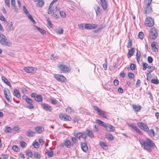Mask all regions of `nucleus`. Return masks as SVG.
<instances>
[{
  "instance_id": "f257e3e1",
  "label": "nucleus",
  "mask_w": 159,
  "mask_h": 159,
  "mask_svg": "<svg viewBox=\"0 0 159 159\" xmlns=\"http://www.w3.org/2000/svg\"><path fill=\"white\" fill-rule=\"evenodd\" d=\"M140 143L143 146L144 149L149 152L152 151V148L155 146L153 142L148 138L146 140H142Z\"/></svg>"
},
{
  "instance_id": "f03ea898",
  "label": "nucleus",
  "mask_w": 159,
  "mask_h": 159,
  "mask_svg": "<svg viewBox=\"0 0 159 159\" xmlns=\"http://www.w3.org/2000/svg\"><path fill=\"white\" fill-rule=\"evenodd\" d=\"M58 67L61 72L67 73L70 71V69L68 66L63 64H60L59 63L58 65Z\"/></svg>"
},
{
  "instance_id": "7ed1b4c3",
  "label": "nucleus",
  "mask_w": 159,
  "mask_h": 159,
  "mask_svg": "<svg viewBox=\"0 0 159 159\" xmlns=\"http://www.w3.org/2000/svg\"><path fill=\"white\" fill-rule=\"evenodd\" d=\"M23 98L25 99L29 105L28 106L27 108L29 109H33L34 107L33 104V100L31 98L27 97L26 95H24L23 96Z\"/></svg>"
},
{
  "instance_id": "20e7f679",
  "label": "nucleus",
  "mask_w": 159,
  "mask_h": 159,
  "mask_svg": "<svg viewBox=\"0 0 159 159\" xmlns=\"http://www.w3.org/2000/svg\"><path fill=\"white\" fill-rule=\"evenodd\" d=\"M145 24L147 26H152L154 24V21L152 18L148 17L145 20Z\"/></svg>"
},
{
  "instance_id": "39448f33",
  "label": "nucleus",
  "mask_w": 159,
  "mask_h": 159,
  "mask_svg": "<svg viewBox=\"0 0 159 159\" xmlns=\"http://www.w3.org/2000/svg\"><path fill=\"white\" fill-rule=\"evenodd\" d=\"M157 35V33L156 29L154 28H152L149 34L150 38L151 39H155Z\"/></svg>"
},
{
  "instance_id": "423d86ee",
  "label": "nucleus",
  "mask_w": 159,
  "mask_h": 159,
  "mask_svg": "<svg viewBox=\"0 0 159 159\" xmlns=\"http://www.w3.org/2000/svg\"><path fill=\"white\" fill-rule=\"evenodd\" d=\"M137 124L138 126L144 131L146 132L149 131V129L148 126L143 122H138Z\"/></svg>"
},
{
  "instance_id": "0eeeda50",
  "label": "nucleus",
  "mask_w": 159,
  "mask_h": 159,
  "mask_svg": "<svg viewBox=\"0 0 159 159\" xmlns=\"http://www.w3.org/2000/svg\"><path fill=\"white\" fill-rule=\"evenodd\" d=\"M54 76L57 80L61 82L65 83L67 80L66 79L65 77L61 75H55Z\"/></svg>"
},
{
  "instance_id": "6e6552de",
  "label": "nucleus",
  "mask_w": 159,
  "mask_h": 159,
  "mask_svg": "<svg viewBox=\"0 0 159 159\" xmlns=\"http://www.w3.org/2000/svg\"><path fill=\"white\" fill-rule=\"evenodd\" d=\"M59 118L61 120L64 121H70L71 120V118L70 116L66 114L63 113H61L59 115Z\"/></svg>"
},
{
  "instance_id": "1a4fd4ad",
  "label": "nucleus",
  "mask_w": 159,
  "mask_h": 159,
  "mask_svg": "<svg viewBox=\"0 0 159 159\" xmlns=\"http://www.w3.org/2000/svg\"><path fill=\"white\" fill-rule=\"evenodd\" d=\"M98 27V25L93 24H86L84 28L86 29L91 30L96 28Z\"/></svg>"
},
{
  "instance_id": "9d476101",
  "label": "nucleus",
  "mask_w": 159,
  "mask_h": 159,
  "mask_svg": "<svg viewBox=\"0 0 159 159\" xmlns=\"http://www.w3.org/2000/svg\"><path fill=\"white\" fill-rule=\"evenodd\" d=\"M24 70L27 73H32L36 71L37 69L32 67H26L24 68Z\"/></svg>"
},
{
  "instance_id": "9b49d317",
  "label": "nucleus",
  "mask_w": 159,
  "mask_h": 159,
  "mask_svg": "<svg viewBox=\"0 0 159 159\" xmlns=\"http://www.w3.org/2000/svg\"><path fill=\"white\" fill-rule=\"evenodd\" d=\"M93 107L95 110L97 111L99 113V115L100 116H102V117H104L103 116L105 115L106 113L105 112L99 109L97 106H93Z\"/></svg>"
},
{
  "instance_id": "f8f14e48",
  "label": "nucleus",
  "mask_w": 159,
  "mask_h": 159,
  "mask_svg": "<svg viewBox=\"0 0 159 159\" xmlns=\"http://www.w3.org/2000/svg\"><path fill=\"white\" fill-rule=\"evenodd\" d=\"M55 9L56 10L53 9V11H53V13L52 15V16L53 17L57 19L59 17L58 14L59 13V10L58 8L57 7H55Z\"/></svg>"
},
{
  "instance_id": "ddd939ff",
  "label": "nucleus",
  "mask_w": 159,
  "mask_h": 159,
  "mask_svg": "<svg viewBox=\"0 0 159 159\" xmlns=\"http://www.w3.org/2000/svg\"><path fill=\"white\" fill-rule=\"evenodd\" d=\"M101 5L102 9L104 10H107V3L106 0H100Z\"/></svg>"
},
{
  "instance_id": "4468645a",
  "label": "nucleus",
  "mask_w": 159,
  "mask_h": 159,
  "mask_svg": "<svg viewBox=\"0 0 159 159\" xmlns=\"http://www.w3.org/2000/svg\"><path fill=\"white\" fill-rule=\"evenodd\" d=\"M6 29L8 32L14 30V28L13 26V24L12 22H10L7 24Z\"/></svg>"
},
{
  "instance_id": "2eb2a0df",
  "label": "nucleus",
  "mask_w": 159,
  "mask_h": 159,
  "mask_svg": "<svg viewBox=\"0 0 159 159\" xmlns=\"http://www.w3.org/2000/svg\"><path fill=\"white\" fill-rule=\"evenodd\" d=\"M58 0H53L52 2L50 4L48 7V14H51L52 12V11H53V5L54 3L57 1Z\"/></svg>"
},
{
  "instance_id": "dca6fc26",
  "label": "nucleus",
  "mask_w": 159,
  "mask_h": 159,
  "mask_svg": "<svg viewBox=\"0 0 159 159\" xmlns=\"http://www.w3.org/2000/svg\"><path fill=\"white\" fill-rule=\"evenodd\" d=\"M0 42L2 44L6 46H9L11 45V43L10 42L7 41V39H0Z\"/></svg>"
},
{
  "instance_id": "f3484780",
  "label": "nucleus",
  "mask_w": 159,
  "mask_h": 159,
  "mask_svg": "<svg viewBox=\"0 0 159 159\" xmlns=\"http://www.w3.org/2000/svg\"><path fill=\"white\" fill-rule=\"evenodd\" d=\"M26 135L29 137H33L35 135V132L31 130H28L26 132Z\"/></svg>"
},
{
  "instance_id": "a211bd4d",
  "label": "nucleus",
  "mask_w": 159,
  "mask_h": 159,
  "mask_svg": "<svg viewBox=\"0 0 159 159\" xmlns=\"http://www.w3.org/2000/svg\"><path fill=\"white\" fill-rule=\"evenodd\" d=\"M41 106L43 108L46 110L50 111L51 109V107L47 104L45 103L42 104L41 105Z\"/></svg>"
},
{
  "instance_id": "6ab92c4d",
  "label": "nucleus",
  "mask_w": 159,
  "mask_h": 159,
  "mask_svg": "<svg viewBox=\"0 0 159 159\" xmlns=\"http://www.w3.org/2000/svg\"><path fill=\"white\" fill-rule=\"evenodd\" d=\"M132 107L134 111L135 112H138L141 109V107L139 105H133Z\"/></svg>"
},
{
  "instance_id": "aec40b11",
  "label": "nucleus",
  "mask_w": 159,
  "mask_h": 159,
  "mask_svg": "<svg viewBox=\"0 0 159 159\" xmlns=\"http://www.w3.org/2000/svg\"><path fill=\"white\" fill-rule=\"evenodd\" d=\"M107 129L110 132H114L115 131V128L112 125L108 124L107 127Z\"/></svg>"
},
{
  "instance_id": "412c9836",
  "label": "nucleus",
  "mask_w": 159,
  "mask_h": 159,
  "mask_svg": "<svg viewBox=\"0 0 159 159\" xmlns=\"http://www.w3.org/2000/svg\"><path fill=\"white\" fill-rule=\"evenodd\" d=\"M45 154H47L48 157H51L53 156V152L52 150L50 148L48 150H46L45 152Z\"/></svg>"
},
{
  "instance_id": "4be33fe9",
  "label": "nucleus",
  "mask_w": 159,
  "mask_h": 159,
  "mask_svg": "<svg viewBox=\"0 0 159 159\" xmlns=\"http://www.w3.org/2000/svg\"><path fill=\"white\" fill-rule=\"evenodd\" d=\"M81 146L82 150L84 152L88 151V148L87 144L85 143H81Z\"/></svg>"
},
{
  "instance_id": "5701e85b",
  "label": "nucleus",
  "mask_w": 159,
  "mask_h": 159,
  "mask_svg": "<svg viewBox=\"0 0 159 159\" xmlns=\"http://www.w3.org/2000/svg\"><path fill=\"white\" fill-rule=\"evenodd\" d=\"M144 11L146 14H149L152 11V7L150 6H147L146 7L144 8Z\"/></svg>"
},
{
  "instance_id": "b1692460",
  "label": "nucleus",
  "mask_w": 159,
  "mask_h": 159,
  "mask_svg": "<svg viewBox=\"0 0 159 159\" xmlns=\"http://www.w3.org/2000/svg\"><path fill=\"white\" fill-rule=\"evenodd\" d=\"M2 81L3 82H4L6 84L8 85L10 87L11 86V85L10 82L5 77L2 76Z\"/></svg>"
},
{
  "instance_id": "393cba45",
  "label": "nucleus",
  "mask_w": 159,
  "mask_h": 159,
  "mask_svg": "<svg viewBox=\"0 0 159 159\" xmlns=\"http://www.w3.org/2000/svg\"><path fill=\"white\" fill-rule=\"evenodd\" d=\"M35 130L37 131L39 133H41L44 130V128L41 126H37L35 128Z\"/></svg>"
},
{
  "instance_id": "a878e982",
  "label": "nucleus",
  "mask_w": 159,
  "mask_h": 159,
  "mask_svg": "<svg viewBox=\"0 0 159 159\" xmlns=\"http://www.w3.org/2000/svg\"><path fill=\"white\" fill-rule=\"evenodd\" d=\"M11 5L12 6L14 7L15 11L17 12L18 9L16 8V2L15 0H11Z\"/></svg>"
},
{
  "instance_id": "bb28decb",
  "label": "nucleus",
  "mask_w": 159,
  "mask_h": 159,
  "mask_svg": "<svg viewBox=\"0 0 159 159\" xmlns=\"http://www.w3.org/2000/svg\"><path fill=\"white\" fill-rule=\"evenodd\" d=\"M96 14L97 15H98L101 13V9L99 7L98 5H96L94 7Z\"/></svg>"
},
{
  "instance_id": "cd10ccee",
  "label": "nucleus",
  "mask_w": 159,
  "mask_h": 159,
  "mask_svg": "<svg viewBox=\"0 0 159 159\" xmlns=\"http://www.w3.org/2000/svg\"><path fill=\"white\" fill-rule=\"evenodd\" d=\"M36 100L38 102H42L43 100V98L41 95H37L36 96Z\"/></svg>"
},
{
  "instance_id": "c85d7f7f",
  "label": "nucleus",
  "mask_w": 159,
  "mask_h": 159,
  "mask_svg": "<svg viewBox=\"0 0 159 159\" xmlns=\"http://www.w3.org/2000/svg\"><path fill=\"white\" fill-rule=\"evenodd\" d=\"M64 144L65 146L68 148H70L71 146V142L68 140H66L64 141Z\"/></svg>"
},
{
  "instance_id": "c756f323",
  "label": "nucleus",
  "mask_w": 159,
  "mask_h": 159,
  "mask_svg": "<svg viewBox=\"0 0 159 159\" xmlns=\"http://www.w3.org/2000/svg\"><path fill=\"white\" fill-rule=\"evenodd\" d=\"M14 93L15 96L17 98L20 97V95L19 92L16 89H14Z\"/></svg>"
},
{
  "instance_id": "7c9ffc66",
  "label": "nucleus",
  "mask_w": 159,
  "mask_h": 159,
  "mask_svg": "<svg viewBox=\"0 0 159 159\" xmlns=\"http://www.w3.org/2000/svg\"><path fill=\"white\" fill-rule=\"evenodd\" d=\"M100 144L101 146L104 149H107V145L106 143L102 141L100 142Z\"/></svg>"
},
{
  "instance_id": "2f4dec72",
  "label": "nucleus",
  "mask_w": 159,
  "mask_h": 159,
  "mask_svg": "<svg viewBox=\"0 0 159 159\" xmlns=\"http://www.w3.org/2000/svg\"><path fill=\"white\" fill-rule=\"evenodd\" d=\"M141 52L139 50H138L136 53V58L137 59L138 62L140 61V57H141Z\"/></svg>"
},
{
  "instance_id": "473e14b6",
  "label": "nucleus",
  "mask_w": 159,
  "mask_h": 159,
  "mask_svg": "<svg viewBox=\"0 0 159 159\" xmlns=\"http://www.w3.org/2000/svg\"><path fill=\"white\" fill-rule=\"evenodd\" d=\"M134 52V50H129L127 56L128 58H130Z\"/></svg>"
},
{
  "instance_id": "72a5a7b5",
  "label": "nucleus",
  "mask_w": 159,
  "mask_h": 159,
  "mask_svg": "<svg viewBox=\"0 0 159 159\" xmlns=\"http://www.w3.org/2000/svg\"><path fill=\"white\" fill-rule=\"evenodd\" d=\"M107 137L111 140H113L114 139L112 135L110 133L107 134H106Z\"/></svg>"
},
{
  "instance_id": "f704fd0d",
  "label": "nucleus",
  "mask_w": 159,
  "mask_h": 159,
  "mask_svg": "<svg viewBox=\"0 0 159 159\" xmlns=\"http://www.w3.org/2000/svg\"><path fill=\"white\" fill-rule=\"evenodd\" d=\"M5 97L8 101L10 102L11 101L12 98L10 93L8 95H7V96H5Z\"/></svg>"
},
{
  "instance_id": "c9c22d12",
  "label": "nucleus",
  "mask_w": 159,
  "mask_h": 159,
  "mask_svg": "<svg viewBox=\"0 0 159 159\" xmlns=\"http://www.w3.org/2000/svg\"><path fill=\"white\" fill-rule=\"evenodd\" d=\"M36 29L42 34H45V31L43 30L37 26H36Z\"/></svg>"
},
{
  "instance_id": "e433bc0d",
  "label": "nucleus",
  "mask_w": 159,
  "mask_h": 159,
  "mask_svg": "<svg viewBox=\"0 0 159 159\" xmlns=\"http://www.w3.org/2000/svg\"><path fill=\"white\" fill-rule=\"evenodd\" d=\"M61 17L63 18H66V15L65 13L63 11L59 12Z\"/></svg>"
},
{
  "instance_id": "4c0bfd02",
  "label": "nucleus",
  "mask_w": 159,
  "mask_h": 159,
  "mask_svg": "<svg viewBox=\"0 0 159 159\" xmlns=\"http://www.w3.org/2000/svg\"><path fill=\"white\" fill-rule=\"evenodd\" d=\"M34 157L37 158H40L41 157V156L40 154L38 152H35L34 153Z\"/></svg>"
},
{
  "instance_id": "58836bf2",
  "label": "nucleus",
  "mask_w": 159,
  "mask_h": 159,
  "mask_svg": "<svg viewBox=\"0 0 159 159\" xmlns=\"http://www.w3.org/2000/svg\"><path fill=\"white\" fill-rule=\"evenodd\" d=\"M87 134L90 138H92L93 137V133L91 131L89 130H87Z\"/></svg>"
},
{
  "instance_id": "ea45409f",
  "label": "nucleus",
  "mask_w": 159,
  "mask_h": 159,
  "mask_svg": "<svg viewBox=\"0 0 159 159\" xmlns=\"http://www.w3.org/2000/svg\"><path fill=\"white\" fill-rule=\"evenodd\" d=\"M44 3V2L42 0H41L38 2L37 3V6H39V7H41L43 5Z\"/></svg>"
},
{
  "instance_id": "a19ab883",
  "label": "nucleus",
  "mask_w": 159,
  "mask_h": 159,
  "mask_svg": "<svg viewBox=\"0 0 159 159\" xmlns=\"http://www.w3.org/2000/svg\"><path fill=\"white\" fill-rule=\"evenodd\" d=\"M82 133H75L74 134V136L76 137H77V138L79 139H80V138H81L82 135Z\"/></svg>"
},
{
  "instance_id": "79ce46f5",
  "label": "nucleus",
  "mask_w": 159,
  "mask_h": 159,
  "mask_svg": "<svg viewBox=\"0 0 159 159\" xmlns=\"http://www.w3.org/2000/svg\"><path fill=\"white\" fill-rule=\"evenodd\" d=\"M5 131L6 132L11 133V129L10 127L6 126Z\"/></svg>"
},
{
  "instance_id": "37998d69",
  "label": "nucleus",
  "mask_w": 159,
  "mask_h": 159,
  "mask_svg": "<svg viewBox=\"0 0 159 159\" xmlns=\"http://www.w3.org/2000/svg\"><path fill=\"white\" fill-rule=\"evenodd\" d=\"M28 15V18L34 23H35L36 22L33 18L32 16L30 14H29L27 15Z\"/></svg>"
},
{
  "instance_id": "c03bdc74",
  "label": "nucleus",
  "mask_w": 159,
  "mask_h": 159,
  "mask_svg": "<svg viewBox=\"0 0 159 159\" xmlns=\"http://www.w3.org/2000/svg\"><path fill=\"white\" fill-rule=\"evenodd\" d=\"M144 36V35L143 32H139V37L140 39H143V38Z\"/></svg>"
},
{
  "instance_id": "a18cd8bd",
  "label": "nucleus",
  "mask_w": 159,
  "mask_h": 159,
  "mask_svg": "<svg viewBox=\"0 0 159 159\" xmlns=\"http://www.w3.org/2000/svg\"><path fill=\"white\" fill-rule=\"evenodd\" d=\"M63 30L62 28H60V29L58 30H57L56 32L59 34H63Z\"/></svg>"
},
{
  "instance_id": "49530a36",
  "label": "nucleus",
  "mask_w": 159,
  "mask_h": 159,
  "mask_svg": "<svg viewBox=\"0 0 159 159\" xmlns=\"http://www.w3.org/2000/svg\"><path fill=\"white\" fill-rule=\"evenodd\" d=\"M66 111L69 113H70L74 112V111L70 107H68L66 109Z\"/></svg>"
},
{
  "instance_id": "de8ad7c7",
  "label": "nucleus",
  "mask_w": 159,
  "mask_h": 159,
  "mask_svg": "<svg viewBox=\"0 0 159 159\" xmlns=\"http://www.w3.org/2000/svg\"><path fill=\"white\" fill-rule=\"evenodd\" d=\"M26 155L29 157H31L33 155L32 152L30 150H28L26 152Z\"/></svg>"
},
{
  "instance_id": "09e8293b",
  "label": "nucleus",
  "mask_w": 159,
  "mask_h": 159,
  "mask_svg": "<svg viewBox=\"0 0 159 159\" xmlns=\"http://www.w3.org/2000/svg\"><path fill=\"white\" fill-rule=\"evenodd\" d=\"M20 145L21 147L23 148H25L26 147L27 144L25 142L22 141L20 142Z\"/></svg>"
},
{
  "instance_id": "8fccbe9b",
  "label": "nucleus",
  "mask_w": 159,
  "mask_h": 159,
  "mask_svg": "<svg viewBox=\"0 0 159 159\" xmlns=\"http://www.w3.org/2000/svg\"><path fill=\"white\" fill-rule=\"evenodd\" d=\"M5 51V52L7 53L8 55L12 56H15L13 52H9L8 51L9 50Z\"/></svg>"
},
{
  "instance_id": "3c124183",
  "label": "nucleus",
  "mask_w": 159,
  "mask_h": 159,
  "mask_svg": "<svg viewBox=\"0 0 159 159\" xmlns=\"http://www.w3.org/2000/svg\"><path fill=\"white\" fill-rule=\"evenodd\" d=\"M4 92L5 96L10 93L9 90L7 89H5Z\"/></svg>"
},
{
  "instance_id": "603ef678",
  "label": "nucleus",
  "mask_w": 159,
  "mask_h": 159,
  "mask_svg": "<svg viewBox=\"0 0 159 159\" xmlns=\"http://www.w3.org/2000/svg\"><path fill=\"white\" fill-rule=\"evenodd\" d=\"M152 83H153L155 84H157L159 83L158 80L156 79H153L151 80Z\"/></svg>"
},
{
  "instance_id": "864d4df0",
  "label": "nucleus",
  "mask_w": 159,
  "mask_h": 159,
  "mask_svg": "<svg viewBox=\"0 0 159 159\" xmlns=\"http://www.w3.org/2000/svg\"><path fill=\"white\" fill-rule=\"evenodd\" d=\"M12 148L14 151L16 152H18L19 150V148L16 145L13 146Z\"/></svg>"
},
{
  "instance_id": "5fc2aeb1",
  "label": "nucleus",
  "mask_w": 159,
  "mask_h": 159,
  "mask_svg": "<svg viewBox=\"0 0 159 159\" xmlns=\"http://www.w3.org/2000/svg\"><path fill=\"white\" fill-rule=\"evenodd\" d=\"M33 145L35 148H38L39 146V144L37 142H34Z\"/></svg>"
},
{
  "instance_id": "6e6d98bb",
  "label": "nucleus",
  "mask_w": 159,
  "mask_h": 159,
  "mask_svg": "<svg viewBox=\"0 0 159 159\" xmlns=\"http://www.w3.org/2000/svg\"><path fill=\"white\" fill-rule=\"evenodd\" d=\"M149 66L146 63H144L143 64V70H145L147 68H149Z\"/></svg>"
},
{
  "instance_id": "4d7b16f0",
  "label": "nucleus",
  "mask_w": 159,
  "mask_h": 159,
  "mask_svg": "<svg viewBox=\"0 0 159 159\" xmlns=\"http://www.w3.org/2000/svg\"><path fill=\"white\" fill-rule=\"evenodd\" d=\"M128 75L129 77L131 79H133L134 76V74L131 72L129 73L128 74Z\"/></svg>"
},
{
  "instance_id": "13d9d810",
  "label": "nucleus",
  "mask_w": 159,
  "mask_h": 159,
  "mask_svg": "<svg viewBox=\"0 0 159 159\" xmlns=\"http://www.w3.org/2000/svg\"><path fill=\"white\" fill-rule=\"evenodd\" d=\"M23 11L25 12V13L27 15L29 14V11L27 10V9L26 8V7L24 6H23Z\"/></svg>"
},
{
  "instance_id": "bf43d9fd",
  "label": "nucleus",
  "mask_w": 159,
  "mask_h": 159,
  "mask_svg": "<svg viewBox=\"0 0 159 159\" xmlns=\"http://www.w3.org/2000/svg\"><path fill=\"white\" fill-rule=\"evenodd\" d=\"M151 47L152 49L155 50L156 49H157L156 46V43L155 42H153L152 43Z\"/></svg>"
},
{
  "instance_id": "052dcab7",
  "label": "nucleus",
  "mask_w": 159,
  "mask_h": 159,
  "mask_svg": "<svg viewBox=\"0 0 159 159\" xmlns=\"http://www.w3.org/2000/svg\"><path fill=\"white\" fill-rule=\"evenodd\" d=\"M51 58L52 60H55L57 59V56L56 54H53L51 55Z\"/></svg>"
},
{
  "instance_id": "680f3d73",
  "label": "nucleus",
  "mask_w": 159,
  "mask_h": 159,
  "mask_svg": "<svg viewBox=\"0 0 159 159\" xmlns=\"http://www.w3.org/2000/svg\"><path fill=\"white\" fill-rule=\"evenodd\" d=\"M152 1V0H146L145 1V3L147 6H150Z\"/></svg>"
},
{
  "instance_id": "e2e57ef3",
  "label": "nucleus",
  "mask_w": 159,
  "mask_h": 159,
  "mask_svg": "<svg viewBox=\"0 0 159 159\" xmlns=\"http://www.w3.org/2000/svg\"><path fill=\"white\" fill-rule=\"evenodd\" d=\"M132 41L130 39H129L127 43L128 47H131L132 46Z\"/></svg>"
},
{
  "instance_id": "0e129e2a",
  "label": "nucleus",
  "mask_w": 159,
  "mask_h": 159,
  "mask_svg": "<svg viewBox=\"0 0 159 159\" xmlns=\"http://www.w3.org/2000/svg\"><path fill=\"white\" fill-rule=\"evenodd\" d=\"M0 20L3 21H7L4 16L1 14H0Z\"/></svg>"
},
{
  "instance_id": "69168bd1",
  "label": "nucleus",
  "mask_w": 159,
  "mask_h": 159,
  "mask_svg": "<svg viewBox=\"0 0 159 159\" xmlns=\"http://www.w3.org/2000/svg\"><path fill=\"white\" fill-rule=\"evenodd\" d=\"M129 126L130 127L134 129V130L136 131L138 128L135 126L133 125H129Z\"/></svg>"
},
{
  "instance_id": "338daca9",
  "label": "nucleus",
  "mask_w": 159,
  "mask_h": 159,
  "mask_svg": "<svg viewBox=\"0 0 159 159\" xmlns=\"http://www.w3.org/2000/svg\"><path fill=\"white\" fill-rule=\"evenodd\" d=\"M96 121L98 124L100 125H101L102 123H103V121L98 119H96Z\"/></svg>"
},
{
  "instance_id": "774afa93",
  "label": "nucleus",
  "mask_w": 159,
  "mask_h": 159,
  "mask_svg": "<svg viewBox=\"0 0 159 159\" xmlns=\"http://www.w3.org/2000/svg\"><path fill=\"white\" fill-rule=\"evenodd\" d=\"M51 102L52 104H56L57 103V101L53 98L51 99Z\"/></svg>"
}]
</instances>
